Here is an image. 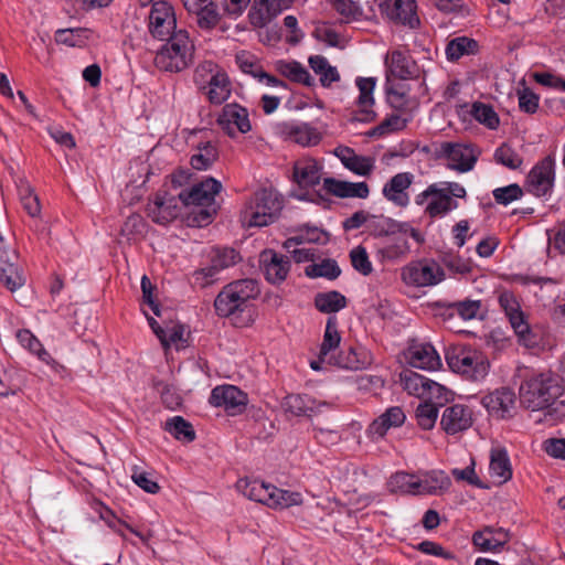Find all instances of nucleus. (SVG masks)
Returning <instances> with one entry per match:
<instances>
[{
	"mask_svg": "<svg viewBox=\"0 0 565 565\" xmlns=\"http://www.w3.org/2000/svg\"><path fill=\"white\" fill-rule=\"evenodd\" d=\"M564 390L559 375L551 371L533 373L520 386V403L532 412L547 409V414L552 415L558 409L555 405Z\"/></svg>",
	"mask_w": 565,
	"mask_h": 565,
	"instance_id": "obj_1",
	"label": "nucleus"
},
{
	"mask_svg": "<svg viewBox=\"0 0 565 565\" xmlns=\"http://www.w3.org/2000/svg\"><path fill=\"white\" fill-rule=\"evenodd\" d=\"M341 342V335L337 328V319L329 317L323 334V340L319 351V362L335 365L342 369L358 370L364 369L372 363V355L362 348L348 349L345 354H335Z\"/></svg>",
	"mask_w": 565,
	"mask_h": 565,
	"instance_id": "obj_2",
	"label": "nucleus"
},
{
	"mask_svg": "<svg viewBox=\"0 0 565 565\" xmlns=\"http://www.w3.org/2000/svg\"><path fill=\"white\" fill-rule=\"evenodd\" d=\"M166 41L154 57L159 70L179 73L193 64L195 46L185 30H179Z\"/></svg>",
	"mask_w": 565,
	"mask_h": 565,
	"instance_id": "obj_3",
	"label": "nucleus"
},
{
	"mask_svg": "<svg viewBox=\"0 0 565 565\" xmlns=\"http://www.w3.org/2000/svg\"><path fill=\"white\" fill-rule=\"evenodd\" d=\"M259 287L254 279L235 280L223 288L214 301L218 316L232 317L243 312L259 295Z\"/></svg>",
	"mask_w": 565,
	"mask_h": 565,
	"instance_id": "obj_4",
	"label": "nucleus"
},
{
	"mask_svg": "<svg viewBox=\"0 0 565 565\" xmlns=\"http://www.w3.org/2000/svg\"><path fill=\"white\" fill-rule=\"evenodd\" d=\"M282 209V200L268 189L257 191L241 214L245 226H267L271 224Z\"/></svg>",
	"mask_w": 565,
	"mask_h": 565,
	"instance_id": "obj_5",
	"label": "nucleus"
},
{
	"mask_svg": "<svg viewBox=\"0 0 565 565\" xmlns=\"http://www.w3.org/2000/svg\"><path fill=\"white\" fill-rule=\"evenodd\" d=\"M446 361L451 371L469 380H483L489 371V361L479 351L466 347H452L446 352Z\"/></svg>",
	"mask_w": 565,
	"mask_h": 565,
	"instance_id": "obj_6",
	"label": "nucleus"
},
{
	"mask_svg": "<svg viewBox=\"0 0 565 565\" xmlns=\"http://www.w3.org/2000/svg\"><path fill=\"white\" fill-rule=\"evenodd\" d=\"M0 280L4 284V286L14 291L25 282V277L23 276L21 269V263L19 259V254L13 246L12 239H6L3 235L0 234Z\"/></svg>",
	"mask_w": 565,
	"mask_h": 565,
	"instance_id": "obj_7",
	"label": "nucleus"
},
{
	"mask_svg": "<svg viewBox=\"0 0 565 565\" xmlns=\"http://www.w3.org/2000/svg\"><path fill=\"white\" fill-rule=\"evenodd\" d=\"M444 277V270L435 262L419 260L411 263L402 270L403 281L416 287L437 285Z\"/></svg>",
	"mask_w": 565,
	"mask_h": 565,
	"instance_id": "obj_8",
	"label": "nucleus"
},
{
	"mask_svg": "<svg viewBox=\"0 0 565 565\" xmlns=\"http://www.w3.org/2000/svg\"><path fill=\"white\" fill-rule=\"evenodd\" d=\"M149 31L154 39L164 41L173 36L177 29V20L173 8L167 1L152 3L149 14Z\"/></svg>",
	"mask_w": 565,
	"mask_h": 565,
	"instance_id": "obj_9",
	"label": "nucleus"
},
{
	"mask_svg": "<svg viewBox=\"0 0 565 565\" xmlns=\"http://www.w3.org/2000/svg\"><path fill=\"white\" fill-rule=\"evenodd\" d=\"M181 200L167 192H158L148 204V216L157 224L166 225L175 220L181 213Z\"/></svg>",
	"mask_w": 565,
	"mask_h": 565,
	"instance_id": "obj_10",
	"label": "nucleus"
},
{
	"mask_svg": "<svg viewBox=\"0 0 565 565\" xmlns=\"http://www.w3.org/2000/svg\"><path fill=\"white\" fill-rule=\"evenodd\" d=\"M222 190V184L214 178H206L205 180L194 184L188 191H181L179 198L181 203L185 206H211L214 205L215 195Z\"/></svg>",
	"mask_w": 565,
	"mask_h": 565,
	"instance_id": "obj_11",
	"label": "nucleus"
},
{
	"mask_svg": "<svg viewBox=\"0 0 565 565\" xmlns=\"http://www.w3.org/2000/svg\"><path fill=\"white\" fill-rule=\"evenodd\" d=\"M210 404L223 407L230 415L243 413L247 404V395L234 385H221L212 390Z\"/></svg>",
	"mask_w": 565,
	"mask_h": 565,
	"instance_id": "obj_12",
	"label": "nucleus"
},
{
	"mask_svg": "<svg viewBox=\"0 0 565 565\" xmlns=\"http://www.w3.org/2000/svg\"><path fill=\"white\" fill-rule=\"evenodd\" d=\"M217 66L212 62H205L196 68V75L202 73H212L209 79L206 95L212 104L221 105L231 95V82L225 72L216 70Z\"/></svg>",
	"mask_w": 565,
	"mask_h": 565,
	"instance_id": "obj_13",
	"label": "nucleus"
},
{
	"mask_svg": "<svg viewBox=\"0 0 565 565\" xmlns=\"http://www.w3.org/2000/svg\"><path fill=\"white\" fill-rule=\"evenodd\" d=\"M217 124L231 138H235L237 132L246 134L252 129L247 109L238 104H226Z\"/></svg>",
	"mask_w": 565,
	"mask_h": 565,
	"instance_id": "obj_14",
	"label": "nucleus"
},
{
	"mask_svg": "<svg viewBox=\"0 0 565 565\" xmlns=\"http://www.w3.org/2000/svg\"><path fill=\"white\" fill-rule=\"evenodd\" d=\"M472 424L473 412L463 404H454L446 407L440 418V427L447 435L466 431Z\"/></svg>",
	"mask_w": 565,
	"mask_h": 565,
	"instance_id": "obj_15",
	"label": "nucleus"
},
{
	"mask_svg": "<svg viewBox=\"0 0 565 565\" xmlns=\"http://www.w3.org/2000/svg\"><path fill=\"white\" fill-rule=\"evenodd\" d=\"M554 161L546 157L535 164L527 174L526 189L536 196L545 195L553 186Z\"/></svg>",
	"mask_w": 565,
	"mask_h": 565,
	"instance_id": "obj_16",
	"label": "nucleus"
},
{
	"mask_svg": "<svg viewBox=\"0 0 565 565\" xmlns=\"http://www.w3.org/2000/svg\"><path fill=\"white\" fill-rule=\"evenodd\" d=\"M259 263L266 279L271 284L282 282L290 270L289 258L274 249L263 250L259 256Z\"/></svg>",
	"mask_w": 565,
	"mask_h": 565,
	"instance_id": "obj_17",
	"label": "nucleus"
},
{
	"mask_svg": "<svg viewBox=\"0 0 565 565\" xmlns=\"http://www.w3.org/2000/svg\"><path fill=\"white\" fill-rule=\"evenodd\" d=\"M482 404L492 416L501 419L511 417L515 408V394L509 387H501L483 396Z\"/></svg>",
	"mask_w": 565,
	"mask_h": 565,
	"instance_id": "obj_18",
	"label": "nucleus"
},
{
	"mask_svg": "<svg viewBox=\"0 0 565 565\" xmlns=\"http://www.w3.org/2000/svg\"><path fill=\"white\" fill-rule=\"evenodd\" d=\"M376 81L373 77H359L356 86L360 95L356 100L358 110L353 119L361 122H371L375 119L376 113L373 110L374 97L373 92Z\"/></svg>",
	"mask_w": 565,
	"mask_h": 565,
	"instance_id": "obj_19",
	"label": "nucleus"
},
{
	"mask_svg": "<svg viewBox=\"0 0 565 565\" xmlns=\"http://www.w3.org/2000/svg\"><path fill=\"white\" fill-rule=\"evenodd\" d=\"M277 129L285 139L303 147L316 146L321 140V134L306 122H282L277 126Z\"/></svg>",
	"mask_w": 565,
	"mask_h": 565,
	"instance_id": "obj_20",
	"label": "nucleus"
},
{
	"mask_svg": "<svg viewBox=\"0 0 565 565\" xmlns=\"http://www.w3.org/2000/svg\"><path fill=\"white\" fill-rule=\"evenodd\" d=\"M282 409L292 416L312 417L321 411L322 407H329L326 402H317L309 395L289 394L282 401Z\"/></svg>",
	"mask_w": 565,
	"mask_h": 565,
	"instance_id": "obj_21",
	"label": "nucleus"
},
{
	"mask_svg": "<svg viewBox=\"0 0 565 565\" xmlns=\"http://www.w3.org/2000/svg\"><path fill=\"white\" fill-rule=\"evenodd\" d=\"M414 175L409 172L395 174L383 188V195L395 205L405 207L409 198L406 190L413 183Z\"/></svg>",
	"mask_w": 565,
	"mask_h": 565,
	"instance_id": "obj_22",
	"label": "nucleus"
},
{
	"mask_svg": "<svg viewBox=\"0 0 565 565\" xmlns=\"http://www.w3.org/2000/svg\"><path fill=\"white\" fill-rule=\"evenodd\" d=\"M236 489L249 500L259 502L270 508L273 497L271 489H276L274 484L265 483L260 480L239 479L236 482Z\"/></svg>",
	"mask_w": 565,
	"mask_h": 565,
	"instance_id": "obj_23",
	"label": "nucleus"
},
{
	"mask_svg": "<svg viewBox=\"0 0 565 565\" xmlns=\"http://www.w3.org/2000/svg\"><path fill=\"white\" fill-rule=\"evenodd\" d=\"M323 188L331 194L338 198H359L366 199L370 194V189L366 182H348L340 181L333 178H326L323 180Z\"/></svg>",
	"mask_w": 565,
	"mask_h": 565,
	"instance_id": "obj_24",
	"label": "nucleus"
},
{
	"mask_svg": "<svg viewBox=\"0 0 565 565\" xmlns=\"http://www.w3.org/2000/svg\"><path fill=\"white\" fill-rule=\"evenodd\" d=\"M409 364L413 367L434 371L441 365V361L431 344L422 343L409 348Z\"/></svg>",
	"mask_w": 565,
	"mask_h": 565,
	"instance_id": "obj_25",
	"label": "nucleus"
},
{
	"mask_svg": "<svg viewBox=\"0 0 565 565\" xmlns=\"http://www.w3.org/2000/svg\"><path fill=\"white\" fill-rule=\"evenodd\" d=\"M444 150L450 161L449 167L451 169L467 172L473 168L477 158L468 147L446 143Z\"/></svg>",
	"mask_w": 565,
	"mask_h": 565,
	"instance_id": "obj_26",
	"label": "nucleus"
},
{
	"mask_svg": "<svg viewBox=\"0 0 565 565\" xmlns=\"http://www.w3.org/2000/svg\"><path fill=\"white\" fill-rule=\"evenodd\" d=\"M406 415L398 406L387 408L370 426V433L383 437L391 427H399L404 424Z\"/></svg>",
	"mask_w": 565,
	"mask_h": 565,
	"instance_id": "obj_27",
	"label": "nucleus"
},
{
	"mask_svg": "<svg viewBox=\"0 0 565 565\" xmlns=\"http://www.w3.org/2000/svg\"><path fill=\"white\" fill-rule=\"evenodd\" d=\"M320 166L313 159H303L295 163L294 178L302 188L315 186L321 179Z\"/></svg>",
	"mask_w": 565,
	"mask_h": 565,
	"instance_id": "obj_28",
	"label": "nucleus"
},
{
	"mask_svg": "<svg viewBox=\"0 0 565 565\" xmlns=\"http://www.w3.org/2000/svg\"><path fill=\"white\" fill-rule=\"evenodd\" d=\"M415 0H395L390 12L391 20L415 29L419 25V18L416 13Z\"/></svg>",
	"mask_w": 565,
	"mask_h": 565,
	"instance_id": "obj_29",
	"label": "nucleus"
},
{
	"mask_svg": "<svg viewBox=\"0 0 565 565\" xmlns=\"http://www.w3.org/2000/svg\"><path fill=\"white\" fill-rule=\"evenodd\" d=\"M490 476L502 484L512 478V468L504 449H492L490 455Z\"/></svg>",
	"mask_w": 565,
	"mask_h": 565,
	"instance_id": "obj_30",
	"label": "nucleus"
},
{
	"mask_svg": "<svg viewBox=\"0 0 565 565\" xmlns=\"http://www.w3.org/2000/svg\"><path fill=\"white\" fill-rule=\"evenodd\" d=\"M418 495L430 494L436 495L444 491H447L451 486L450 478L441 470H434L425 476V478H418Z\"/></svg>",
	"mask_w": 565,
	"mask_h": 565,
	"instance_id": "obj_31",
	"label": "nucleus"
},
{
	"mask_svg": "<svg viewBox=\"0 0 565 565\" xmlns=\"http://www.w3.org/2000/svg\"><path fill=\"white\" fill-rule=\"evenodd\" d=\"M479 51V44L476 40L468 36H458L450 40L445 50L448 61L456 62L465 55H473Z\"/></svg>",
	"mask_w": 565,
	"mask_h": 565,
	"instance_id": "obj_32",
	"label": "nucleus"
},
{
	"mask_svg": "<svg viewBox=\"0 0 565 565\" xmlns=\"http://www.w3.org/2000/svg\"><path fill=\"white\" fill-rule=\"evenodd\" d=\"M276 68L282 76L295 83H299L308 87L313 86L315 84L313 77L299 62L278 61L276 63Z\"/></svg>",
	"mask_w": 565,
	"mask_h": 565,
	"instance_id": "obj_33",
	"label": "nucleus"
},
{
	"mask_svg": "<svg viewBox=\"0 0 565 565\" xmlns=\"http://www.w3.org/2000/svg\"><path fill=\"white\" fill-rule=\"evenodd\" d=\"M458 207L457 201L449 198L443 190L441 185L437 183V193L431 194V200L425 207V212L430 217L446 215L448 212Z\"/></svg>",
	"mask_w": 565,
	"mask_h": 565,
	"instance_id": "obj_34",
	"label": "nucleus"
},
{
	"mask_svg": "<svg viewBox=\"0 0 565 565\" xmlns=\"http://www.w3.org/2000/svg\"><path fill=\"white\" fill-rule=\"evenodd\" d=\"M418 477L407 472H396L387 481L391 493L418 495Z\"/></svg>",
	"mask_w": 565,
	"mask_h": 565,
	"instance_id": "obj_35",
	"label": "nucleus"
},
{
	"mask_svg": "<svg viewBox=\"0 0 565 565\" xmlns=\"http://www.w3.org/2000/svg\"><path fill=\"white\" fill-rule=\"evenodd\" d=\"M308 62L312 71L320 76V83L323 87H330L332 83L340 79L338 70L331 66L324 56L312 55Z\"/></svg>",
	"mask_w": 565,
	"mask_h": 565,
	"instance_id": "obj_36",
	"label": "nucleus"
},
{
	"mask_svg": "<svg viewBox=\"0 0 565 565\" xmlns=\"http://www.w3.org/2000/svg\"><path fill=\"white\" fill-rule=\"evenodd\" d=\"M407 223H398L390 217L371 215L367 224L370 233L374 236H387L397 232H406Z\"/></svg>",
	"mask_w": 565,
	"mask_h": 565,
	"instance_id": "obj_37",
	"label": "nucleus"
},
{
	"mask_svg": "<svg viewBox=\"0 0 565 565\" xmlns=\"http://www.w3.org/2000/svg\"><path fill=\"white\" fill-rule=\"evenodd\" d=\"M196 150L191 157V166L195 170H206L218 159V150L211 141L199 143Z\"/></svg>",
	"mask_w": 565,
	"mask_h": 565,
	"instance_id": "obj_38",
	"label": "nucleus"
},
{
	"mask_svg": "<svg viewBox=\"0 0 565 565\" xmlns=\"http://www.w3.org/2000/svg\"><path fill=\"white\" fill-rule=\"evenodd\" d=\"M315 306L323 313L338 312L347 307V298L335 290L320 292L315 297Z\"/></svg>",
	"mask_w": 565,
	"mask_h": 565,
	"instance_id": "obj_39",
	"label": "nucleus"
},
{
	"mask_svg": "<svg viewBox=\"0 0 565 565\" xmlns=\"http://www.w3.org/2000/svg\"><path fill=\"white\" fill-rule=\"evenodd\" d=\"M430 379L414 371L405 370L401 373V383L408 394L423 398Z\"/></svg>",
	"mask_w": 565,
	"mask_h": 565,
	"instance_id": "obj_40",
	"label": "nucleus"
},
{
	"mask_svg": "<svg viewBox=\"0 0 565 565\" xmlns=\"http://www.w3.org/2000/svg\"><path fill=\"white\" fill-rule=\"evenodd\" d=\"M166 430H168L175 439L183 443H191L196 437L192 424L181 416H174L167 420Z\"/></svg>",
	"mask_w": 565,
	"mask_h": 565,
	"instance_id": "obj_41",
	"label": "nucleus"
},
{
	"mask_svg": "<svg viewBox=\"0 0 565 565\" xmlns=\"http://www.w3.org/2000/svg\"><path fill=\"white\" fill-rule=\"evenodd\" d=\"M454 399V393L444 385L430 380L422 401L443 407Z\"/></svg>",
	"mask_w": 565,
	"mask_h": 565,
	"instance_id": "obj_42",
	"label": "nucleus"
},
{
	"mask_svg": "<svg viewBox=\"0 0 565 565\" xmlns=\"http://www.w3.org/2000/svg\"><path fill=\"white\" fill-rule=\"evenodd\" d=\"M386 94L388 104L397 110L412 113L417 108L416 99L409 97L403 86L387 88Z\"/></svg>",
	"mask_w": 565,
	"mask_h": 565,
	"instance_id": "obj_43",
	"label": "nucleus"
},
{
	"mask_svg": "<svg viewBox=\"0 0 565 565\" xmlns=\"http://www.w3.org/2000/svg\"><path fill=\"white\" fill-rule=\"evenodd\" d=\"M470 114L478 122L489 129H497L500 124L499 116L491 105L476 102L471 106Z\"/></svg>",
	"mask_w": 565,
	"mask_h": 565,
	"instance_id": "obj_44",
	"label": "nucleus"
},
{
	"mask_svg": "<svg viewBox=\"0 0 565 565\" xmlns=\"http://www.w3.org/2000/svg\"><path fill=\"white\" fill-rule=\"evenodd\" d=\"M271 491L275 494L273 497V501H270L271 509H287L292 505H300L303 502V498L300 492L284 490L277 487L276 489H271Z\"/></svg>",
	"mask_w": 565,
	"mask_h": 565,
	"instance_id": "obj_45",
	"label": "nucleus"
},
{
	"mask_svg": "<svg viewBox=\"0 0 565 565\" xmlns=\"http://www.w3.org/2000/svg\"><path fill=\"white\" fill-rule=\"evenodd\" d=\"M497 163L507 167L510 170L519 169L522 163V157L513 150L508 143H502L494 152Z\"/></svg>",
	"mask_w": 565,
	"mask_h": 565,
	"instance_id": "obj_46",
	"label": "nucleus"
},
{
	"mask_svg": "<svg viewBox=\"0 0 565 565\" xmlns=\"http://www.w3.org/2000/svg\"><path fill=\"white\" fill-rule=\"evenodd\" d=\"M153 387L160 394L162 403L169 409H177L181 403L182 397L175 387L163 381H154Z\"/></svg>",
	"mask_w": 565,
	"mask_h": 565,
	"instance_id": "obj_47",
	"label": "nucleus"
},
{
	"mask_svg": "<svg viewBox=\"0 0 565 565\" xmlns=\"http://www.w3.org/2000/svg\"><path fill=\"white\" fill-rule=\"evenodd\" d=\"M192 13L196 14V23L201 29L210 30L220 21L217 8L211 0L203 4L202 9L193 11Z\"/></svg>",
	"mask_w": 565,
	"mask_h": 565,
	"instance_id": "obj_48",
	"label": "nucleus"
},
{
	"mask_svg": "<svg viewBox=\"0 0 565 565\" xmlns=\"http://www.w3.org/2000/svg\"><path fill=\"white\" fill-rule=\"evenodd\" d=\"M332 7L345 23L360 20L363 14L362 8L352 0H333Z\"/></svg>",
	"mask_w": 565,
	"mask_h": 565,
	"instance_id": "obj_49",
	"label": "nucleus"
},
{
	"mask_svg": "<svg viewBox=\"0 0 565 565\" xmlns=\"http://www.w3.org/2000/svg\"><path fill=\"white\" fill-rule=\"evenodd\" d=\"M510 323L514 329L515 333L523 341L524 345L532 348L536 344V342L531 337V331L527 322L524 320L523 313L521 310L515 311V313L508 315Z\"/></svg>",
	"mask_w": 565,
	"mask_h": 565,
	"instance_id": "obj_50",
	"label": "nucleus"
},
{
	"mask_svg": "<svg viewBox=\"0 0 565 565\" xmlns=\"http://www.w3.org/2000/svg\"><path fill=\"white\" fill-rule=\"evenodd\" d=\"M381 256L387 260L404 258L409 253V244L406 238L396 237L379 250Z\"/></svg>",
	"mask_w": 565,
	"mask_h": 565,
	"instance_id": "obj_51",
	"label": "nucleus"
},
{
	"mask_svg": "<svg viewBox=\"0 0 565 565\" xmlns=\"http://www.w3.org/2000/svg\"><path fill=\"white\" fill-rule=\"evenodd\" d=\"M17 338L24 348L36 354L40 360L49 363V360L51 359L50 354L42 347L41 342L29 330L18 331Z\"/></svg>",
	"mask_w": 565,
	"mask_h": 565,
	"instance_id": "obj_52",
	"label": "nucleus"
},
{
	"mask_svg": "<svg viewBox=\"0 0 565 565\" xmlns=\"http://www.w3.org/2000/svg\"><path fill=\"white\" fill-rule=\"evenodd\" d=\"M407 119L402 118L398 115H391L385 118L380 125L374 127L369 136L371 137H381L390 132L403 130L407 126Z\"/></svg>",
	"mask_w": 565,
	"mask_h": 565,
	"instance_id": "obj_53",
	"label": "nucleus"
},
{
	"mask_svg": "<svg viewBox=\"0 0 565 565\" xmlns=\"http://www.w3.org/2000/svg\"><path fill=\"white\" fill-rule=\"evenodd\" d=\"M416 418L423 429L429 430L438 418V407L431 403L422 402L416 408Z\"/></svg>",
	"mask_w": 565,
	"mask_h": 565,
	"instance_id": "obj_54",
	"label": "nucleus"
},
{
	"mask_svg": "<svg viewBox=\"0 0 565 565\" xmlns=\"http://www.w3.org/2000/svg\"><path fill=\"white\" fill-rule=\"evenodd\" d=\"M308 276L326 277L328 279H335L341 274V270L335 260L324 259L320 264H313L306 270Z\"/></svg>",
	"mask_w": 565,
	"mask_h": 565,
	"instance_id": "obj_55",
	"label": "nucleus"
},
{
	"mask_svg": "<svg viewBox=\"0 0 565 565\" xmlns=\"http://www.w3.org/2000/svg\"><path fill=\"white\" fill-rule=\"evenodd\" d=\"M352 266L363 276H367L372 273L373 267L369 259L366 249L362 246L353 248L350 253Z\"/></svg>",
	"mask_w": 565,
	"mask_h": 565,
	"instance_id": "obj_56",
	"label": "nucleus"
},
{
	"mask_svg": "<svg viewBox=\"0 0 565 565\" xmlns=\"http://www.w3.org/2000/svg\"><path fill=\"white\" fill-rule=\"evenodd\" d=\"M492 194L497 203L508 205L509 203L521 199L523 195V190L519 184L513 183L493 190Z\"/></svg>",
	"mask_w": 565,
	"mask_h": 565,
	"instance_id": "obj_57",
	"label": "nucleus"
},
{
	"mask_svg": "<svg viewBox=\"0 0 565 565\" xmlns=\"http://www.w3.org/2000/svg\"><path fill=\"white\" fill-rule=\"evenodd\" d=\"M472 542L475 546L482 552L498 551L495 540L492 534V526H486L482 530L475 532L472 535Z\"/></svg>",
	"mask_w": 565,
	"mask_h": 565,
	"instance_id": "obj_58",
	"label": "nucleus"
},
{
	"mask_svg": "<svg viewBox=\"0 0 565 565\" xmlns=\"http://www.w3.org/2000/svg\"><path fill=\"white\" fill-rule=\"evenodd\" d=\"M216 213L214 205L194 206V210L188 216V222L192 226H205L212 222L213 215Z\"/></svg>",
	"mask_w": 565,
	"mask_h": 565,
	"instance_id": "obj_59",
	"label": "nucleus"
},
{
	"mask_svg": "<svg viewBox=\"0 0 565 565\" xmlns=\"http://www.w3.org/2000/svg\"><path fill=\"white\" fill-rule=\"evenodd\" d=\"M347 161L345 168L359 175H369L374 168V161L369 157L354 154Z\"/></svg>",
	"mask_w": 565,
	"mask_h": 565,
	"instance_id": "obj_60",
	"label": "nucleus"
},
{
	"mask_svg": "<svg viewBox=\"0 0 565 565\" xmlns=\"http://www.w3.org/2000/svg\"><path fill=\"white\" fill-rule=\"evenodd\" d=\"M481 307L479 300H463L451 305V308L463 319L471 320L477 317Z\"/></svg>",
	"mask_w": 565,
	"mask_h": 565,
	"instance_id": "obj_61",
	"label": "nucleus"
},
{
	"mask_svg": "<svg viewBox=\"0 0 565 565\" xmlns=\"http://www.w3.org/2000/svg\"><path fill=\"white\" fill-rule=\"evenodd\" d=\"M519 107L522 111L534 114L539 107V96L530 88L525 87L518 92Z\"/></svg>",
	"mask_w": 565,
	"mask_h": 565,
	"instance_id": "obj_62",
	"label": "nucleus"
},
{
	"mask_svg": "<svg viewBox=\"0 0 565 565\" xmlns=\"http://www.w3.org/2000/svg\"><path fill=\"white\" fill-rule=\"evenodd\" d=\"M392 73L401 79H407L412 76L405 55L398 51L392 53Z\"/></svg>",
	"mask_w": 565,
	"mask_h": 565,
	"instance_id": "obj_63",
	"label": "nucleus"
},
{
	"mask_svg": "<svg viewBox=\"0 0 565 565\" xmlns=\"http://www.w3.org/2000/svg\"><path fill=\"white\" fill-rule=\"evenodd\" d=\"M212 260L221 269L235 265L239 260V254L233 248L216 249Z\"/></svg>",
	"mask_w": 565,
	"mask_h": 565,
	"instance_id": "obj_64",
	"label": "nucleus"
}]
</instances>
